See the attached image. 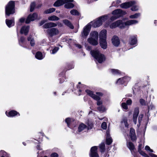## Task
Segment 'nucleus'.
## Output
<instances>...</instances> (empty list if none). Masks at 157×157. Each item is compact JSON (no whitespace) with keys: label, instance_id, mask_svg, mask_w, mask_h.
<instances>
[{"label":"nucleus","instance_id":"nucleus-22","mask_svg":"<svg viewBox=\"0 0 157 157\" xmlns=\"http://www.w3.org/2000/svg\"><path fill=\"white\" fill-rule=\"evenodd\" d=\"M63 22L65 25L69 27L71 29H74L73 26L68 20L66 19L64 20H63Z\"/></svg>","mask_w":157,"mask_h":157},{"label":"nucleus","instance_id":"nucleus-31","mask_svg":"<svg viewBox=\"0 0 157 157\" xmlns=\"http://www.w3.org/2000/svg\"><path fill=\"white\" fill-rule=\"evenodd\" d=\"M35 57L39 59H41L43 58L42 54L40 52H37L36 55Z\"/></svg>","mask_w":157,"mask_h":157},{"label":"nucleus","instance_id":"nucleus-54","mask_svg":"<svg viewBox=\"0 0 157 157\" xmlns=\"http://www.w3.org/2000/svg\"><path fill=\"white\" fill-rule=\"evenodd\" d=\"M64 4L67 3L68 2H73V0H63Z\"/></svg>","mask_w":157,"mask_h":157},{"label":"nucleus","instance_id":"nucleus-37","mask_svg":"<svg viewBox=\"0 0 157 157\" xmlns=\"http://www.w3.org/2000/svg\"><path fill=\"white\" fill-rule=\"evenodd\" d=\"M121 79H123L124 80V81L125 82H128L130 80V78L128 77H123L121 78H120L118 79L117 80V82L119 81Z\"/></svg>","mask_w":157,"mask_h":157},{"label":"nucleus","instance_id":"nucleus-43","mask_svg":"<svg viewBox=\"0 0 157 157\" xmlns=\"http://www.w3.org/2000/svg\"><path fill=\"white\" fill-rule=\"evenodd\" d=\"M122 107L124 109L127 110L128 109V107L127 104L125 102H123L121 104Z\"/></svg>","mask_w":157,"mask_h":157},{"label":"nucleus","instance_id":"nucleus-58","mask_svg":"<svg viewBox=\"0 0 157 157\" xmlns=\"http://www.w3.org/2000/svg\"><path fill=\"white\" fill-rule=\"evenodd\" d=\"M25 20V18H21L19 20L20 21L21 23H22V22H24V21Z\"/></svg>","mask_w":157,"mask_h":157},{"label":"nucleus","instance_id":"nucleus-32","mask_svg":"<svg viewBox=\"0 0 157 157\" xmlns=\"http://www.w3.org/2000/svg\"><path fill=\"white\" fill-rule=\"evenodd\" d=\"M74 5L71 3H67L64 5V7L66 9H71L73 8Z\"/></svg>","mask_w":157,"mask_h":157},{"label":"nucleus","instance_id":"nucleus-4","mask_svg":"<svg viewBox=\"0 0 157 157\" xmlns=\"http://www.w3.org/2000/svg\"><path fill=\"white\" fill-rule=\"evenodd\" d=\"M15 4L14 2L10 1L7 5L6 7V15L9 16L11 14L15 13Z\"/></svg>","mask_w":157,"mask_h":157},{"label":"nucleus","instance_id":"nucleus-25","mask_svg":"<svg viewBox=\"0 0 157 157\" xmlns=\"http://www.w3.org/2000/svg\"><path fill=\"white\" fill-rule=\"evenodd\" d=\"M87 128L86 126L84 124L82 123L78 127V131L79 132H81L83 130Z\"/></svg>","mask_w":157,"mask_h":157},{"label":"nucleus","instance_id":"nucleus-38","mask_svg":"<svg viewBox=\"0 0 157 157\" xmlns=\"http://www.w3.org/2000/svg\"><path fill=\"white\" fill-rule=\"evenodd\" d=\"M140 16V13H136L134 15H130L129 17L130 18L132 19L136 18Z\"/></svg>","mask_w":157,"mask_h":157},{"label":"nucleus","instance_id":"nucleus-30","mask_svg":"<svg viewBox=\"0 0 157 157\" xmlns=\"http://www.w3.org/2000/svg\"><path fill=\"white\" fill-rule=\"evenodd\" d=\"M55 10L56 9L54 8H50L45 10L44 13L45 14L50 13L54 12Z\"/></svg>","mask_w":157,"mask_h":157},{"label":"nucleus","instance_id":"nucleus-39","mask_svg":"<svg viewBox=\"0 0 157 157\" xmlns=\"http://www.w3.org/2000/svg\"><path fill=\"white\" fill-rule=\"evenodd\" d=\"M35 4L34 2H33L31 3L30 5V11L32 12L33 11L35 8Z\"/></svg>","mask_w":157,"mask_h":157},{"label":"nucleus","instance_id":"nucleus-50","mask_svg":"<svg viewBox=\"0 0 157 157\" xmlns=\"http://www.w3.org/2000/svg\"><path fill=\"white\" fill-rule=\"evenodd\" d=\"M126 104L127 105H131L132 101L131 99H129L126 101Z\"/></svg>","mask_w":157,"mask_h":157},{"label":"nucleus","instance_id":"nucleus-60","mask_svg":"<svg viewBox=\"0 0 157 157\" xmlns=\"http://www.w3.org/2000/svg\"><path fill=\"white\" fill-rule=\"evenodd\" d=\"M75 45H76V46L77 47H78L79 48H82L80 44H75Z\"/></svg>","mask_w":157,"mask_h":157},{"label":"nucleus","instance_id":"nucleus-61","mask_svg":"<svg viewBox=\"0 0 157 157\" xmlns=\"http://www.w3.org/2000/svg\"><path fill=\"white\" fill-rule=\"evenodd\" d=\"M57 25H58L59 26L61 27L62 26V24L60 22H58Z\"/></svg>","mask_w":157,"mask_h":157},{"label":"nucleus","instance_id":"nucleus-18","mask_svg":"<svg viewBox=\"0 0 157 157\" xmlns=\"http://www.w3.org/2000/svg\"><path fill=\"white\" fill-rule=\"evenodd\" d=\"M106 31L105 30H103L101 31L99 33V39H106Z\"/></svg>","mask_w":157,"mask_h":157},{"label":"nucleus","instance_id":"nucleus-41","mask_svg":"<svg viewBox=\"0 0 157 157\" xmlns=\"http://www.w3.org/2000/svg\"><path fill=\"white\" fill-rule=\"evenodd\" d=\"M127 119L126 118H124L123 119L122 122L124 123L125 126L126 127H128V124L127 122Z\"/></svg>","mask_w":157,"mask_h":157},{"label":"nucleus","instance_id":"nucleus-11","mask_svg":"<svg viewBox=\"0 0 157 157\" xmlns=\"http://www.w3.org/2000/svg\"><path fill=\"white\" fill-rule=\"evenodd\" d=\"M112 41L113 44L115 46H118L120 43V40L119 38L116 36H113L112 39Z\"/></svg>","mask_w":157,"mask_h":157},{"label":"nucleus","instance_id":"nucleus-44","mask_svg":"<svg viewBox=\"0 0 157 157\" xmlns=\"http://www.w3.org/2000/svg\"><path fill=\"white\" fill-rule=\"evenodd\" d=\"M139 151L141 155L144 156V157H149L148 155L146 154L144 152L142 151L141 150H139Z\"/></svg>","mask_w":157,"mask_h":157},{"label":"nucleus","instance_id":"nucleus-64","mask_svg":"<svg viewBox=\"0 0 157 157\" xmlns=\"http://www.w3.org/2000/svg\"><path fill=\"white\" fill-rule=\"evenodd\" d=\"M92 125H91V126H90V128H91V127H92Z\"/></svg>","mask_w":157,"mask_h":157},{"label":"nucleus","instance_id":"nucleus-48","mask_svg":"<svg viewBox=\"0 0 157 157\" xmlns=\"http://www.w3.org/2000/svg\"><path fill=\"white\" fill-rule=\"evenodd\" d=\"M138 9V7L136 6H133L131 8V10L133 11H136Z\"/></svg>","mask_w":157,"mask_h":157},{"label":"nucleus","instance_id":"nucleus-59","mask_svg":"<svg viewBox=\"0 0 157 157\" xmlns=\"http://www.w3.org/2000/svg\"><path fill=\"white\" fill-rule=\"evenodd\" d=\"M150 155L151 157H157V155L153 154H151Z\"/></svg>","mask_w":157,"mask_h":157},{"label":"nucleus","instance_id":"nucleus-57","mask_svg":"<svg viewBox=\"0 0 157 157\" xmlns=\"http://www.w3.org/2000/svg\"><path fill=\"white\" fill-rule=\"evenodd\" d=\"M46 21L44 20L41 21L39 23L40 26H41L43 25L44 23Z\"/></svg>","mask_w":157,"mask_h":157},{"label":"nucleus","instance_id":"nucleus-19","mask_svg":"<svg viewBox=\"0 0 157 157\" xmlns=\"http://www.w3.org/2000/svg\"><path fill=\"white\" fill-rule=\"evenodd\" d=\"M18 114L19 115L20 114L17 111H11L8 113L7 114V112L6 111V114L7 116L9 117H13L16 115L17 114Z\"/></svg>","mask_w":157,"mask_h":157},{"label":"nucleus","instance_id":"nucleus-7","mask_svg":"<svg viewBox=\"0 0 157 157\" xmlns=\"http://www.w3.org/2000/svg\"><path fill=\"white\" fill-rule=\"evenodd\" d=\"M124 24L122 23L121 20H118L117 21L113 23L110 26V27L111 29L115 28L119 26L121 28H123Z\"/></svg>","mask_w":157,"mask_h":157},{"label":"nucleus","instance_id":"nucleus-9","mask_svg":"<svg viewBox=\"0 0 157 157\" xmlns=\"http://www.w3.org/2000/svg\"><path fill=\"white\" fill-rule=\"evenodd\" d=\"M37 17V15L36 13H34L33 14H30L26 21V23L28 24L31 21H34L36 19Z\"/></svg>","mask_w":157,"mask_h":157},{"label":"nucleus","instance_id":"nucleus-13","mask_svg":"<svg viewBox=\"0 0 157 157\" xmlns=\"http://www.w3.org/2000/svg\"><path fill=\"white\" fill-rule=\"evenodd\" d=\"M99 43L101 47L103 49H106L107 48V43L105 39H99Z\"/></svg>","mask_w":157,"mask_h":157},{"label":"nucleus","instance_id":"nucleus-5","mask_svg":"<svg viewBox=\"0 0 157 157\" xmlns=\"http://www.w3.org/2000/svg\"><path fill=\"white\" fill-rule=\"evenodd\" d=\"M108 18L107 16H102L98 19L91 22L93 27H97L101 25L103 22L107 20Z\"/></svg>","mask_w":157,"mask_h":157},{"label":"nucleus","instance_id":"nucleus-46","mask_svg":"<svg viewBox=\"0 0 157 157\" xmlns=\"http://www.w3.org/2000/svg\"><path fill=\"white\" fill-rule=\"evenodd\" d=\"M59 48L58 47H56L53 49L52 50V54H55L56 52L59 50Z\"/></svg>","mask_w":157,"mask_h":157},{"label":"nucleus","instance_id":"nucleus-29","mask_svg":"<svg viewBox=\"0 0 157 157\" xmlns=\"http://www.w3.org/2000/svg\"><path fill=\"white\" fill-rule=\"evenodd\" d=\"M127 146L129 149L131 150H132L135 148V146L131 142H128L127 143Z\"/></svg>","mask_w":157,"mask_h":157},{"label":"nucleus","instance_id":"nucleus-10","mask_svg":"<svg viewBox=\"0 0 157 157\" xmlns=\"http://www.w3.org/2000/svg\"><path fill=\"white\" fill-rule=\"evenodd\" d=\"M136 3L135 1H132L126 3H124L121 5V8L126 9L129 8L130 6H132Z\"/></svg>","mask_w":157,"mask_h":157},{"label":"nucleus","instance_id":"nucleus-12","mask_svg":"<svg viewBox=\"0 0 157 157\" xmlns=\"http://www.w3.org/2000/svg\"><path fill=\"white\" fill-rule=\"evenodd\" d=\"M139 113V109L138 108H136L135 109L134 113L133 114V120L134 123L136 124L137 119Z\"/></svg>","mask_w":157,"mask_h":157},{"label":"nucleus","instance_id":"nucleus-56","mask_svg":"<svg viewBox=\"0 0 157 157\" xmlns=\"http://www.w3.org/2000/svg\"><path fill=\"white\" fill-rule=\"evenodd\" d=\"M124 81L123 79H121L119 81V82H117V83H119V84H123Z\"/></svg>","mask_w":157,"mask_h":157},{"label":"nucleus","instance_id":"nucleus-6","mask_svg":"<svg viewBox=\"0 0 157 157\" xmlns=\"http://www.w3.org/2000/svg\"><path fill=\"white\" fill-rule=\"evenodd\" d=\"M91 28V25L89 24L84 28L83 31L82 32V37H86L88 35Z\"/></svg>","mask_w":157,"mask_h":157},{"label":"nucleus","instance_id":"nucleus-45","mask_svg":"<svg viewBox=\"0 0 157 157\" xmlns=\"http://www.w3.org/2000/svg\"><path fill=\"white\" fill-rule=\"evenodd\" d=\"M145 150L147 151H149L150 152H153V150L152 149H151L150 147L148 146H146L145 147Z\"/></svg>","mask_w":157,"mask_h":157},{"label":"nucleus","instance_id":"nucleus-52","mask_svg":"<svg viewBox=\"0 0 157 157\" xmlns=\"http://www.w3.org/2000/svg\"><path fill=\"white\" fill-rule=\"evenodd\" d=\"M58 154L56 153H53L51 155V157H58Z\"/></svg>","mask_w":157,"mask_h":157},{"label":"nucleus","instance_id":"nucleus-15","mask_svg":"<svg viewBox=\"0 0 157 157\" xmlns=\"http://www.w3.org/2000/svg\"><path fill=\"white\" fill-rule=\"evenodd\" d=\"M130 136L132 140L134 141L136 140V137L135 135V130L133 128H131L130 129Z\"/></svg>","mask_w":157,"mask_h":157},{"label":"nucleus","instance_id":"nucleus-24","mask_svg":"<svg viewBox=\"0 0 157 157\" xmlns=\"http://www.w3.org/2000/svg\"><path fill=\"white\" fill-rule=\"evenodd\" d=\"M28 40L30 42V44L31 46H33L34 45L35 43L33 38L30 35L28 38Z\"/></svg>","mask_w":157,"mask_h":157},{"label":"nucleus","instance_id":"nucleus-28","mask_svg":"<svg viewBox=\"0 0 157 157\" xmlns=\"http://www.w3.org/2000/svg\"><path fill=\"white\" fill-rule=\"evenodd\" d=\"M48 20L51 21H58L59 19V18L55 15H53L48 17Z\"/></svg>","mask_w":157,"mask_h":157},{"label":"nucleus","instance_id":"nucleus-3","mask_svg":"<svg viewBox=\"0 0 157 157\" xmlns=\"http://www.w3.org/2000/svg\"><path fill=\"white\" fill-rule=\"evenodd\" d=\"M92 56L97 60L99 63H101L105 61V58L104 56L98 50H93L90 52Z\"/></svg>","mask_w":157,"mask_h":157},{"label":"nucleus","instance_id":"nucleus-2","mask_svg":"<svg viewBox=\"0 0 157 157\" xmlns=\"http://www.w3.org/2000/svg\"><path fill=\"white\" fill-rule=\"evenodd\" d=\"M86 92L87 93V94L89 95L90 97L94 99L97 101V104L98 105H101L102 104V101H100V96H102L103 94L102 93L100 92H96V94L97 95H95L93 94V92L89 90H86Z\"/></svg>","mask_w":157,"mask_h":157},{"label":"nucleus","instance_id":"nucleus-14","mask_svg":"<svg viewBox=\"0 0 157 157\" xmlns=\"http://www.w3.org/2000/svg\"><path fill=\"white\" fill-rule=\"evenodd\" d=\"M87 41L90 44L96 46L98 44V40L90 37L87 39Z\"/></svg>","mask_w":157,"mask_h":157},{"label":"nucleus","instance_id":"nucleus-1","mask_svg":"<svg viewBox=\"0 0 157 157\" xmlns=\"http://www.w3.org/2000/svg\"><path fill=\"white\" fill-rule=\"evenodd\" d=\"M57 26L56 24L52 22H48L45 23L43 26L45 29L49 28L47 29V33L51 37L58 35L59 33V30L54 28Z\"/></svg>","mask_w":157,"mask_h":157},{"label":"nucleus","instance_id":"nucleus-53","mask_svg":"<svg viewBox=\"0 0 157 157\" xmlns=\"http://www.w3.org/2000/svg\"><path fill=\"white\" fill-rule=\"evenodd\" d=\"M117 18V17L116 16L113 15L112 17H111L110 19L111 21H113L116 19Z\"/></svg>","mask_w":157,"mask_h":157},{"label":"nucleus","instance_id":"nucleus-26","mask_svg":"<svg viewBox=\"0 0 157 157\" xmlns=\"http://www.w3.org/2000/svg\"><path fill=\"white\" fill-rule=\"evenodd\" d=\"M6 23L7 25L9 27L13 26L14 25V22L13 20H9L8 19H6Z\"/></svg>","mask_w":157,"mask_h":157},{"label":"nucleus","instance_id":"nucleus-36","mask_svg":"<svg viewBox=\"0 0 157 157\" xmlns=\"http://www.w3.org/2000/svg\"><path fill=\"white\" fill-rule=\"evenodd\" d=\"M70 13L73 15H78L79 12L76 10L73 9L70 11Z\"/></svg>","mask_w":157,"mask_h":157},{"label":"nucleus","instance_id":"nucleus-47","mask_svg":"<svg viewBox=\"0 0 157 157\" xmlns=\"http://www.w3.org/2000/svg\"><path fill=\"white\" fill-rule=\"evenodd\" d=\"M65 121L67 123L68 126L70 125L71 121V119L69 118H67L65 120Z\"/></svg>","mask_w":157,"mask_h":157},{"label":"nucleus","instance_id":"nucleus-49","mask_svg":"<svg viewBox=\"0 0 157 157\" xmlns=\"http://www.w3.org/2000/svg\"><path fill=\"white\" fill-rule=\"evenodd\" d=\"M101 128L103 129H106L107 128V124L105 122H103L101 124Z\"/></svg>","mask_w":157,"mask_h":157},{"label":"nucleus","instance_id":"nucleus-34","mask_svg":"<svg viewBox=\"0 0 157 157\" xmlns=\"http://www.w3.org/2000/svg\"><path fill=\"white\" fill-rule=\"evenodd\" d=\"M0 155L1 157H9L8 155L4 151H0Z\"/></svg>","mask_w":157,"mask_h":157},{"label":"nucleus","instance_id":"nucleus-55","mask_svg":"<svg viewBox=\"0 0 157 157\" xmlns=\"http://www.w3.org/2000/svg\"><path fill=\"white\" fill-rule=\"evenodd\" d=\"M25 38L23 37H22L21 38L20 41L22 43H23L24 42L25 40Z\"/></svg>","mask_w":157,"mask_h":157},{"label":"nucleus","instance_id":"nucleus-63","mask_svg":"<svg viewBox=\"0 0 157 157\" xmlns=\"http://www.w3.org/2000/svg\"><path fill=\"white\" fill-rule=\"evenodd\" d=\"M120 2H121V1H120L119 0H117V4H119Z\"/></svg>","mask_w":157,"mask_h":157},{"label":"nucleus","instance_id":"nucleus-20","mask_svg":"<svg viewBox=\"0 0 157 157\" xmlns=\"http://www.w3.org/2000/svg\"><path fill=\"white\" fill-rule=\"evenodd\" d=\"M112 140L111 137H110L109 132L107 131L106 132V142L107 144L109 145L112 142Z\"/></svg>","mask_w":157,"mask_h":157},{"label":"nucleus","instance_id":"nucleus-27","mask_svg":"<svg viewBox=\"0 0 157 157\" xmlns=\"http://www.w3.org/2000/svg\"><path fill=\"white\" fill-rule=\"evenodd\" d=\"M63 4L64 3L63 0H58L55 2L54 6H59Z\"/></svg>","mask_w":157,"mask_h":157},{"label":"nucleus","instance_id":"nucleus-21","mask_svg":"<svg viewBox=\"0 0 157 157\" xmlns=\"http://www.w3.org/2000/svg\"><path fill=\"white\" fill-rule=\"evenodd\" d=\"M98 33L96 31L91 32L90 34V37L98 40Z\"/></svg>","mask_w":157,"mask_h":157},{"label":"nucleus","instance_id":"nucleus-35","mask_svg":"<svg viewBox=\"0 0 157 157\" xmlns=\"http://www.w3.org/2000/svg\"><path fill=\"white\" fill-rule=\"evenodd\" d=\"M98 110L101 112H103L106 110V109L104 106L101 105L97 108Z\"/></svg>","mask_w":157,"mask_h":157},{"label":"nucleus","instance_id":"nucleus-51","mask_svg":"<svg viewBox=\"0 0 157 157\" xmlns=\"http://www.w3.org/2000/svg\"><path fill=\"white\" fill-rule=\"evenodd\" d=\"M140 104L142 105H145L146 104L145 101L143 99H141L140 100Z\"/></svg>","mask_w":157,"mask_h":157},{"label":"nucleus","instance_id":"nucleus-62","mask_svg":"<svg viewBox=\"0 0 157 157\" xmlns=\"http://www.w3.org/2000/svg\"><path fill=\"white\" fill-rule=\"evenodd\" d=\"M142 146V144H140L139 145V148H138V151H139V150H140V147H141Z\"/></svg>","mask_w":157,"mask_h":157},{"label":"nucleus","instance_id":"nucleus-17","mask_svg":"<svg viewBox=\"0 0 157 157\" xmlns=\"http://www.w3.org/2000/svg\"><path fill=\"white\" fill-rule=\"evenodd\" d=\"M29 29V26H23L21 29L20 33L21 34H24L26 35L28 34Z\"/></svg>","mask_w":157,"mask_h":157},{"label":"nucleus","instance_id":"nucleus-23","mask_svg":"<svg viewBox=\"0 0 157 157\" xmlns=\"http://www.w3.org/2000/svg\"><path fill=\"white\" fill-rule=\"evenodd\" d=\"M138 22V21L136 20H130L124 23V25H130L136 24Z\"/></svg>","mask_w":157,"mask_h":157},{"label":"nucleus","instance_id":"nucleus-33","mask_svg":"<svg viewBox=\"0 0 157 157\" xmlns=\"http://www.w3.org/2000/svg\"><path fill=\"white\" fill-rule=\"evenodd\" d=\"M137 42L136 38L134 36H132L131 38V40L130 42V44L131 45H134Z\"/></svg>","mask_w":157,"mask_h":157},{"label":"nucleus","instance_id":"nucleus-16","mask_svg":"<svg viewBox=\"0 0 157 157\" xmlns=\"http://www.w3.org/2000/svg\"><path fill=\"white\" fill-rule=\"evenodd\" d=\"M113 15L116 16L117 18L121 16L122 14V11L120 9H117L113 11L112 13Z\"/></svg>","mask_w":157,"mask_h":157},{"label":"nucleus","instance_id":"nucleus-8","mask_svg":"<svg viewBox=\"0 0 157 157\" xmlns=\"http://www.w3.org/2000/svg\"><path fill=\"white\" fill-rule=\"evenodd\" d=\"M97 149L98 147L97 146H94L91 148L90 154V157H99L97 153Z\"/></svg>","mask_w":157,"mask_h":157},{"label":"nucleus","instance_id":"nucleus-42","mask_svg":"<svg viewBox=\"0 0 157 157\" xmlns=\"http://www.w3.org/2000/svg\"><path fill=\"white\" fill-rule=\"evenodd\" d=\"M105 145L104 143H101L99 147L101 149V152H103L104 151L105 149Z\"/></svg>","mask_w":157,"mask_h":157},{"label":"nucleus","instance_id":"nucleus-40","mask_svg":"<svg viewBox=\"0 0 157 157\" xmlns=\"http://www.w3.org/2000/svg\"><path fill=\"white\" fill-rule=\"evenodd\" d=\"M111 71L113 75H117L120 73V71L116 69H112L111 70Z\"/></svg>","mask_w":157,"mask_h":157}]
</instances>
